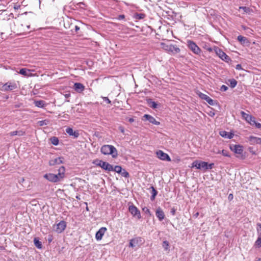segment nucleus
Returning <instances> with one entry per match:
<instances>
[{"instance_id":"nucleus-1","label":"nucleus","mask_w":261,"mask_h":261,"mask_svg":"<svg viewBox=\"0 0 261 261\" xmlns=\"http://www.w3.org/2000/svg\"><path fill=\"white\" fill-rule=\"evenodd\" d=\"M66 176V169L64 166H62L58 169V173L54 174L47 173L43 175V177L48 181L57 183L63 180Z\"/></svg>"},{"instance_id":"nucleus-2","label":"nucleus","mask_w":261,"mask_h":261,"mask_svg":"<svg viewBox=\"0 0 261 261\" xmlns=\"http://www.w3.org/2000/svg\"><path fill=\"white\" fill-rule=\"evenodd\" d=\"M101 153L105 155H111L113 158L118 156V151L116 148L113 145H103L100 148Z\"/></svg>"},{"instance_id":"nucleus-3","label":"nucleus","mask_w":261,"mask_h":261,"mask_svg":"<svg viewBox=\"0 0 261 261\" xmlns=\"http://www.w3.org/2000/svg\"><path fill=\"white\" fill-rule=\"evenodd\" d=\"M161 46L163 50L169 54H175L180 51V49L176 45L161 42Z\"/></svg>"},{"instance_id":"nucleus-4","label":"nucleus","mask_w":261,"mask_h":261,"mask_svg":"<svg viewBox=\"0 0 261 261\" xmlns=\"http://www.w3.org/2000/svg\"><path fill=\"white\" fill-rule=\"evenodd\" d=\"M214 165V163L208 164V163L206 162L196 160L192 163L191 168L195 167L197 169H203L206 170L208 169H212Z\"/></svg>"},{"instance_id":"nucleus-5","label":"nucleus","mask_w":261,"mask_h":261,"mask_svg":"<svg viewBox=\"0 0 261 261\" xmlns=\"http://www.w3.org/2000/svg\"><path fill=\"white\" fill-rule=\"evenodd\" d=\"M93 164L97 166L100 167L103 170L112 171L113 170V167L109 163L101 160H96L93 162Z\"/></svg>"},{"instance_id":"nucleus-6","label":"nucleus","mask_w":261,"mask_h":261,"mask_svg":"<svg viewBox=\"0 0 261 261\" xmlns=\"http://www.w3.org/2000/svg\"><path fill=\"white\" fill-rule=\"evenodd\" d=\"M17 87L15 82L9 81L3 84L0 88V90L4 92L11 91Z\"/></svg>"},{"instance_id":"nucleus-7","label":"nucleus","mask_w":261,"mask_h":261,"mask_svg":"<svg viewBox=\"0 0 261 261\" xmlns=\"http://www.w3.org/2000/svg\"><path fill=\"white\" fill-rule=\"evenodd\" d=\"M128 205V211L132 216L137 218L138 219H140L141 218V215L139 210L133 203H129Z\"/></svg>"},{"instance_id":"nucleus-8","label":"nucleus","mask_w":261,"mask_h":261,"mask_svg":"<svg viewBox=\"0 0 261 261\" xmlns=\"http://www.w3.org/2000/svg\"><path fill=\"white\" fill-rule=\"evenodd\" d=\"M214 50L217 55L222 60L226 62H228L230 61V58L221 49L215 46L214 48Z\"/></svg>"},{"instance_id":"nucleus-9","label":"nucleus","mask_w":261,"mask_h":261,"mask_svg":"<svg viewBox=\"0 0 261 261\" xmlns=\"http://www.w3.org/2000/svg\"><path fill=\"white\" fill-rule=\"evenodd\" d=\"M187 45L189 49L195 54L200 55L201 49L197 45V44L192 40H188Z\"/></svg>"},{"instance_id":"nucleus-10","label":"nucleus","mask_w":261,"mask_h":261,"mask_svg":"<svg viewBox=\"0 0 261 261\" xmlns=\"http://www.w3.org/2000/svg\"><path fill=\"white\" fill-rule=\"evenodd\" d=\"M35 71L34 69H30L28 68H21L20 69L18 73L27 77L37 76H38L37 73H33Z\"/></svg>"},{"instance_id":"nucleus-11","label":"nucleus","mask_w":261,"mask_h":261,"mask_svg":"<svg viewBox=\"0 0 261 261\" xmlns=\"http://www.w3.org/2000/svg\"><path fill=\"white\" fill-rule=\"evenodd\" d=\"M241 114L242 117L251 125H254L255 123V118L252 115L246 113L244 111L241 112Z\"/></svg>"},{"instance_id":"nucleus-12","label":"nucleus","mask_w":261,"mask_h":261,"mask_svg":"<svg viewBox=\"0 0 261 261\" xmlns=\"http://www.w3.org/2000/svg\"><path fill=\"white\" fill-rule=\"evenodd\" d=\"M66 227V223L64 221H61L54 226V229L58 233L62 232Z\"/></svg>"},{"instance_id":"nucleus-13","label":"nucleus","mask_w":261,"mask_h":261,"mask_svg":"<svg viewBox=\"0 0 261 261\" xmlns=\"http://www.w3.org/2000/svg\"><path fill=\"white\" fill-rule=\"evenodd\" d=\"M157 157L162 161H171V158L169 155L163 152L162 150H159L156 152Z\"/></svg>"},{"instance_id":"nucleus-14","label":"nucleus","mask_w":261,"mask_h":261,"mask_svg":"<svg viewBox=\"0 0 261 261\" xmlns=\"http://www.w3.org/2000/svg\"><path fill=\"white\" fill-rule=\"evenodd\" d=\"M143 243V242L141 237H136L130 240L129 246L133 248L136 246H140Z\"/></svg>"},{"instance_id":"nucleus-15","label":"nucleus","mask_w":261,"mask_h":261,"mask_svg":"<svg viewBox=\"0 0 261 261\" xmlns=\"http://www.w3.org/2000/svg\"><path fill=\"white\" fill-rule=\"evenodd\" d=\"M198 94L200 98L202 99L205 100L209 105L211 106L215 105V101L207 95L201 92H199Z\"/></svg>"},{"instance_id":"nucleus-16","label":"nucleus","mask_w":261,"mask_h":261,"mask_svg":"<svg viewBox=\"0 0 261 261\" xmlns=\"http://www.w3.org/2000/svg\"><path fill=\"white\" fill-rule=\"evenodd\" d=\"M107 229L106 227H101L96 233L95 238L97 241H100L102 239L103 235L106 232Z\"/></svg>"},{"instance_id":"nucleus-17","label":"nucleus","mask_w":261,"mask_h":261,"mask_svg":"<svg viewBox=\"0 0 261 261\" xmlns=\"http://www.w3.org/2000/svg\"><path fill=\"white\" fill-rule=\"evenodd\" d=\"M66 132L69 136H73L74 138H77L80 136L79 131L78 130H73L71 127H67L66 129Z\"/></svg>"},{"instance_id":"nucleus-18","label":"nucleus","mask_w":261,"mask_h":261,"mask_svg":"<svg viewBox=\"0 0 261 261\" xmlns=\"http://www.w3.org/2000/svg\"><path fill=\"white\" fill-rule=\"evenodd\" d=\"M143 118H145L146 120L149 121V122L152 124L155 125H159L160 124V122L157 121L153 117L150 115L145 114L143 116Z\"/></svg>"},{"instance_id":"nucleus-19","label":"nucleus","mask_w":261,"mask_h":261,"mask_svg":"<svg viewBox=\"0 0 261 261\" xmlns=\"http://www.w3.org/2000/svg\"><path fill=\"white\" fill-rule=\"evenodd\" d=\"M73 88L77 93H82L85 90V86L80 83H74Z\"/></svg>"},{"instance_id":"nucleus-20","label":"nucleus","mask_w":261,"mask_h":261,"mask_svg":"<svg viewBox=\"0 0 261 261\" xmlns=\"http://www.w3.org/2000/svg\"><path fill=\"white\" fill-rule=\"evenodd\" d=\"M63 158L59 157L56 159L51 160L49 161V165L50 166H55L56 165H59L63 163Z\"/></svg>"},{"instance_id":"nucleus-21","label":"nucleus","mask_w":261,"mask_h":261,"mask_svg":"<svg viewBox=\"0 0 261 261\" xmlns=\"http://www.w3.org/2000/svg\"><path fill=\"white\" fill-rule=\"evenodd\" d=\"M248 140L250 144L254 145L257 144H260L261 138H257L254 136H250L248 138Z\"/></svg>"},{"instance_id":"nucleus-22","label":"nucleus","mask_w":261,"mask_h":261,"mask_svg":"<svg viewBox=\"0 0 261 261\" xmlns=\"http://www.w3.org/2000/svg\"><path fill=\"white\" fill-rule=\"evenodd\" d=\"M155 214L160 221L163 220L165 218L164 213L160 207L157 208Z\"/></svg>"},{"instance_id":"nucleus-23","label":"nucleus","mask_w":261,"mask_h":261,"mask_svg":"<svg viewBox=\"0 0 261 261\" xmlns=\"http://www.w3.org/2000/svg\"><path fill=\"white\" fill-rule=\"evenodd\" d=\"M236 154H241L243 153V146L240 145H235L233 148H230Z\"/></svg>"},{"instance_id":"nucleus-24","label":"nucleus","mask_w":261,"mask_h":261,"mask_svg":"<svg viewBox=\"0 0 261 261\" xmlns=\"http://www.w3.org/2000/svg\"><path fill=\"white\" fill-rule=\"evenodd\" d=\"M34 104L36 107L38 108H43L46 106V103H45V102L42 100H35L34 101Z\"/></svg>"},{"instance_id":"nucleus-25","label":"nucleus","mask_w":261,"mask_h":261,"mask_svg":"<svg viewBox=\"0 0 261 261\" xmlns=\"http://www.w3.org/2000/svg\"><path fill=\"white\" fill-rule=\"evenodd\" d=\"M216 153H221L224 156H227V157H230V154H229V152L227 150H225V149H223L222 150L220 151V150H218L217 152H216Z\"/></svg>"},{"instance_id":"nucleus-26","label":"nucleus","mask_w":261,"mask_h":261,"mask_svg":"<svg viewBox=\"0 0 261 261\" xmlns=\"http://www.w3.org/2000/svg\"><path fill=\"white\" fill-rule=\"evenodd\" d=\"M150 188L151 189V194H152V195L151 197V200H153L155 199V197L158 194V192L153 186H151L150 187Z\"/></svg>"},{"instance_id":"nucleus-27","label":"nucleus","mask_w":261,"mask_h":261,"mask_svg":"<svg viewBox=\"0 0 261 261\" xmlns=\"http://www.w3.org/2000/svg\"><path fill=\"white\" fill-rule=\"evenodd\" d=\"M147 103L149 106L153 109L157 108V104L155 102L152 101L151 99H149L147 100Z\"/></svg>"},{"instance_id":"nucleus-28","label":"nucleus","mask_w":261,"mask_h":261,"mask_svg":"<svg viewBox=\"0 0 261 261\" xmlns=\"http://www.w3.org/2000/svg\"><path fill=\"white\" fill-rule=\"evenodd\" d=\"M34 242V244L37 248H38L39 249L42 248V243L40 241H39V240H38L36 238H35Z\"/></svg>"},{"instance_id":"nucleus-29","label":"nucleus","mask_w":261,"mask_h":261,"mask_svg":"<svg viewBox=\"0 0 261 261\" xmlns=\"http://www.w3.org/2000/svg\"><path fill=\"white\" fill-rule=\"evenodd\" d=\"M239 9L243 10L244 12L246 13H250L251 12H252V10L251 9H250L249 8L247 7H243V6L240 7Z\"/></svg>"},{"instance_id":"nucleus-30","label":"nucleus","mask_w":261,"mask_h":261,"mask_svg":"<svg viewBox=\"0 0 261 261\" xmlns=\"http://www.w3.org/2000/svg\"><path fill=\"white\" fill-rule=\"evenodd\" d=\"M254 246L256 248L261 247V237H257V239L254 243Z\"/></svg>"},{"instance_id":"nucleus-31","label":"nucleus","mask_w":261,"mask_h":261,"mask_svg":"<svg viewBox=\"0 0 261 261\" xmlns=\"http://www.w3.org/2000/svg\"><path fill=\"white\" fill-rule=\"evenodd\" d=\"M237 39L242 44H245V42L247 41L246 37L241 35L238 36Z\"/></svg>"},{"instance_id":"nucleus-32","label":"nucleus","mask_w":261,"mask_h":261,"mask_svg":"<svg viewBox=\"0 0 261 261\" xmlns=\"http://www.w3.org/2000/svg\"><path fill=\"white\" fill-rule=\"evenodd\" d=\"M50 140L53 145H57L59 144V139L56 137H51Z\"/></svg>"},{"instance_id":"nucleus-33","label":"nucleus","mask_w":261,"mask_h":261,"mask_svg":"<svg viewBox=\"0 0 261 261\" xmlns=\"http://www.w3.org/2000/svg\"><path fill=\"white\" fill-rule=\"evenodd\" d=\"M257 237H261V224L257 223Z\"/></svg>"},{"instance_id":"nucleus-34","label":"nucleus","mask_w":261,"mask_h":261,"mask_svg":"<svg viewBox=\"0 0 261 261\" xmlns=\"http://www.w3.org/2000/svg\"><path fill=\"white\" fill-rule=\"evenodd\" d=\"M122 168L120 166H116L114 168H113V170L118 173H120L122 171Z\"/></svg>"},{"instance_id":"nucleus-35","label":"nucleus","mask_w":261,"mask_h":261,"mask_svg":"<svg viewBox=\"0 0 261 261\" xmlns=\"http://www.w3.org/2000/svg\"><path fill=\"white\" fill-rule=\"evenodd\" d=\"M49 121L48 120H43L41 121H39L38 123L39 126H43L48 124Z\"/></svg>"},{"instance_id":"nucleus-36","label":"nucleus","mask_w":261,"mask_h":261,"mask_svg":"<svg viewBox=\"0 0 261 261\" xmlns=\"http://www.w3.org/2000/svg\"><path fill=\"white\" fill-rule=\"evenodd\" d=\"M169 243L167 241H164L163 243V247L165 250H168L169 249Z\"/></svg>"},{"instance_id":"nucleus-37","label":"nucleus","mask_w":261,"mask_h":261,"mask_svg":"<svg viewBox=\"0 0 261 261\" xmlns=\"http://www.w3.org/2000/svg\"><path fill=\"white\" fill-rule=\"evenodd\" d=\"M145 16V15L143 13L136 14L135 15V18L137 19H143Z\"/></svg>"},{"instance_id":"nucleus-38","label":"nucleus","mask_w":261,"mask_h":261,"mask_svg":"<svg viewBox=\"0 0 261 261\" xmlns=\"http://www.w3.org/2000/svg\"><path fill=\"white\" fill-rule=\"evenodd\" d=\"M219 134L221 137L227 138V136L228 135V133L226 131L222 130L219 132Z\"/></svg>"},{"instance_id":"nucleus-39","label":"nucleus","mask_w":261,"mask_h":261,"mask_svg":"<svg viewBox=\"0 0 261 261\" xmlns=\"http://www.w3.org/2000/svg\"><path fill=\"white\" fill-rule=\"evenodd\" d=\"M120 174H121L122 176L125 177H128L129 176L128 172H127L125 169H122V171Z\"/></svg>"},{"instance_id":"nucleus-40","label":"nucleus","mask_w":261,"mask_h":261,"mask_svg":"<svg viewBox=\"0 0 261 261\" xmlns=\"http://www.w3.org/2000/svg\"><path fill=\"white\" fill-rule=\"evenodd\" d=\"M237 84V81L234 79H232L230 81V86L231 88H234Z\"/></svg>"},{"instance_id":"nucleus-41","label":"nucleus","mask_w":261,"mask_h":261,"mask_svg":"<svg viewBox=\"0 0 261 261\" xmlns=\"http://www.w3.org/2000/svg\"><path fill=\"white\" fill-rule=\"evenodd\" d=\"M13 8L15 10H18L21 7V5L18 3H13Z\"/></svg>"},{"instance_id":"nucleus-42","label":"nucleus","mask_w":261,"mask_h":261,"mask_svg":"<svg viewBox=\"0 0 261 261\" xmlns=\"http://www.w3.org/2000/svg\"><path fill=\"white\" fill-rule=\"evenodd\" d=\"M142 210L143 212H144L145 213L148 214L149 215H151V213L150 210L146 207H144L142 208Z\"/></svg>"},{"instance_id":"nucleus-43","label":"nucleus","mask_w":261,"mask_h":261,"mask_svg":"<svg viewBox=\"0 0 261 261\" xmlns=\"http://www.w3.org/2000/svg\"><path fill=\"white\" fill-rule=\"evenodd\" d=\"M101 98L103 99V100L106 101L107 103L111 104V101L108 98V97L102 96Z\"/></svg>"},{"instance_id":"nucleus-44","label":"nucleus","mask_w":261,"mask_h":261,"mask_svg":"<svg viewBox=\"0 0 261 261\" xmlns=\"http://www.w3.org/2000/svg\"><path fill=\"white\" fill-rule=\"evenodd\" d=\"M25 134V132L23 130H17V135L19 136H23Z\"/></svg>"},{"instance_id":"nucleus-45","label":"nucleus","mask_w":261,"mask_h":261,"mask_svg":"<svg viewBox=\"0 0 261 261\" xmlns=\"http://www.w3.org/2000/svg\"><path fill=\"white\" fill-rule=\"evenodd\" d=\"M227 89H228V87L224 85H222L220 88V90L222 91H226Z\"/></svg>"},{"instance_id":"nucleus-46","label":"nucleus","mask_w":261,"mask_h":261,"mask_svg":"<svg viewBox=\"0 0 261 261\" xmlns=\"http://www.w3.org/2000/svg\"><path fill=\"white\" fill-rule=\"evenodd\" d=\"M9 135H10V136H14L18 135H17V130L11 132L9 133Z\"/></svg>"},{"instance_id":"nucleus-47","label":"nucleus","mask_w":261,"mask_h":261,"mask_svg":"<svg viewBox=\"0 0 261 261\" xmlns=\"http://www.w3.org/2000/svg\"><path fill=\"white\" fill-rule=\"evenodd\" d=\"M119 129L122 133L124 134L125 130H124V128L123 126H119Z\"/></svg>"},{"instance_id":"nucleus-48","label":"nucleus","mask_w":261,"mask_h":261,"mask_svg":"<svg viewBox=\"0 0 261 261\" xmlns=\"http://www.w3.org/2000/svg\"><path fill=\"white\" fill-rule=\"evenodd\" d=\"M257 128H261V124L259 123H257L255 121V123H254V125Z\"/></svg>"},{"instance_id":"nucleus-49","label":"nucleus","mask_w":261,"mask_h":261,"mask_svg":"<svg viewBox=\"0 0 261 261\" xmlns=\"http://www.w3.org/2000/svg\"><path fill=\"white\" fill-rule=\"evenodd\" d=\"M236 68L237 70H240L242 69V66H241V64H238L236 66Z\"/></svg>"},{"instance_id":"nucleus-50","label":"nucleus","mask_w":261,"mask_h":261,"mask_svg":"<svg viewBox=\"0 0 261 261\" xmlns=\"http://www.w3.org/2000/svg\"><path fill=\"white\" fill-rule=\"evenodd\" d=\"M233 134L232 133H228V135L227 136V138L231 139V138H233Z\"/></svg>"},{"instance_id":"nucleus-51","label":"nucleus","mask_w":261,"mask_h":261,"mask_svg":"<svg viewBox=\"0 0 261 261\" xmlns=\"http://www.w3.org/2000/svg\"><path fill=\"white\" fill-rule=\"evenodd\" d=\"M208 114L210 116H211V117H213V116H215V113L213 111H210V112L208 113Z\"/></svg>"},{"instance_id":"nucleus-52","label":"nucleus","mask_w":261,"mask_h":261,"mask_svg":"<svg viewBox=\"0 0 261 261\" xmlns=\"http://www.w3.org/2000/svg\"><path fill=\"white\" fill-rule=\"evenodd\" d=\"M233 194H230L228 196V199L231 200L233 199Z\"/></svg>"},{"instance_id":"nucleus-53","label":"nucleus","mask_w":261,"mask_h":261,"mask_svg":"<svg viewBox=\"0 0 261 261\" xmlns=\"http://www.w3.org/2000/svg\"><path fill=\"white\" fill-rule=\"evenodd\" d=\"M134 121H135V120H134V118H129V119H128V121H129L130 123H133V122H134Z\"/></svg>"},{"instance_id":"nucleus-54","label":"nucleus","mask_w":261,"mask_h":261,"mask_svg":"<svg viewBox=\"0 0 261 261\" xmlns=\"http://www.w3.org/2000/svg\"><path fill=\"white\" fill-rule=\"evenodd\" d=\"M79 30H80V27L77 26V25H76L75 27V31L77 32Z\"/></svg>"},{"instance_id":"nucleus-55","label":"nucleus","mask_w":261,"mask_h":261,"mask_svg":"<svg viewBox=\"0 0 261 261\" xmlns=\"http://www.w3.org/2000/svg\"><path fill=\"white\" fill-rule=\"evenodd\" d=\"M207 50L208 51L211 52V51H212L214 50V48L213 49V48H211V47H210V48H208L207 49Z\"/></svg>"},{"instance_id":"nucleus-56","label":"nucleus","mask_w":261,"mask_h":261,"mask_svg":"<svg viewBox=\"0 0 261 261\" xmlns=\"http://www.w3.org/2000/svg\"><path fill=\"white\" fill-rule=\"evenodd\" d=\"M70 96V94H66L65 95V97L66 98H68V97H69Z\"/></svg>"},{"instance_id":"nucleus-57","label":"nucleus","mask_w":261,"mask_h":261,"mask_svg":"<svg viewBox=\"0 0 261 261\" xmlns=\"http://www.w3.org/2000/svg\"><path fill=\"white\" fill-rule=\"evenodd\" d=\"M199 216V213L197 212L195 214H194V216L195 217V218H197L198 216Z\"/></svg>"},{"instance_id":"nucleus-58","label":"nucleus","mask_w":261,"mask_h":261,"mask_svg":"<svg viewBox=\"0 0 261 261\" xmlns=\"http://www.w3.org/2000/svg\"><path fill=\"white\" fill-rule=\"evenodd\" d=\"M120 17H121V18H124V15H121V16H120Z\"/></svg>"},{"instance_id":"nucleus-59","label":"nucleus","mask_w":261,"mask_h":261,"mask_svg":"<svg viewBox=\"0 0 261 261\" xmlns=\"http://www.w3.org/2000/svg\"><path fill=\"white\" fill-rule=\"evenodd\" d=\"M172 213H173V214L174 215V213H175V211H172Z\"/></svg>"}]
</instances>
